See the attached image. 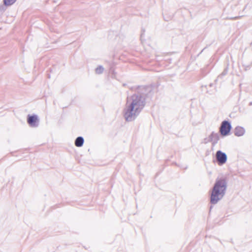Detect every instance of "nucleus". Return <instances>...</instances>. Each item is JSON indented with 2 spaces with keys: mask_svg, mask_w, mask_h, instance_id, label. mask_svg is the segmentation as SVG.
Listing matches in <instances>:
<instances>
[{
  "mask_svg": "<svg viewBox=\"0 0 252 252\" xmlns=\"http://www.w3.org/2000/svg\"><path fill=\"white\" fill-rule=\"evenodd\" d=\"M144 106L143 98L141 96L133 95L128 98L124 110V117L126 121H132L139 114Z\"/></svg>",
  "mask_w": 252,
  "mask_h": 252,
  "instance_id": "f257e3e1",
  "label": "nucleus"
},
{
  "mask_svg": "<svg viewBox=\"0 0 252 252\" xmlns=\"http://www.w3.org/2000/svg\"><path fill=\"white\" fill-rule=\"evenodd\" d=\"M226 189V183L224 179L217 180L212 190L210 202L215 204L221 200L225 194Z\"/></svg>",
  "mask_w": 252,
  "mask_h": 252,
  "instance_id": "f03ea898",
  "label": "nucleus"
},
{
  "mask_svg": "<svg viewBox=\"0 0 252 252\" xmlns=\"http://www.w3.org/2000/svg\"><path fill=\"white\" fill-rule=\"evenodd\" d=\"M231 129L230 124L227 121H223L220 128V131L222 135H227Z\"/></svg>",
  "mask_w": 252,
  "mask_h": 252,
  "instance_id": "7ed1b4c3",
  "label": "nucleus"
},
{
  "mask_svg": "<svg viewBox=\"0 0 252 252\" xmlns=\"http://www.w3.org/2000/svg\"><path fill=\"white\" fill-rule=\"evenodd\" d=\"M216 158L219 165L224 164L227 160V156L220 151H218L216 153Z\"/></svg>",
  "mask_w": 252,
  "mask_h": 252,
  "instance_id": "20e7f679",
  "label": "nucleus"
},
{
  "mask_svg": "<svg viewBox=\"0 0 252 252\" xmlns=\"http://www.w3.org/2000/svg\"><path fill=\"white\" fill-rule=\"evenodd\" d=\"M37 118V116L36 115L29 116L28 123L31 126L36 127L38 126V122Z\"/></svg>",
  "mask_w": 252,
  "mask_h": 252,
  "instance_id": "39448f33",
  "label": "nucleus"
},
{
  "mask_svg": "<svg viewBox=\"0 0 252 252\" xmlns=\"http://www.w3.org/2000/svg\"><path fill=\"white\" fill-rule=\"evenodd\" d=\"M245 133V129L242 127H237L235 128V134L238 136H242Z\"/></svg>",
  "mask_w": 252,
  "mask_h": 252,
  "instance_id": "423d86ee",
  "label": "nucleus"
},
{
  "mask_svg": "<svg viewBox=\"0 0 252 252\" xmlns=\"http://www.w3.org/2000/svg\"><path fill=\"white\" fill-rule=\"evenodd\" d=\"M84 143V139L82 137H78L75 141V145L77 147H81Z\"/></svg>",
  "mask_w": 252,
  "mask_h": 252,
  "instance_id": "0eeeda50",
  "label": "nucleus"
},
{
  "mask_svg": "<svg viewBox=\"0 0 252 252\" xmlns=\"http://www.w3.org/2000/svg\"><path fill=\"white\" fill-rule=\"evenodd\" d=\"M16 0H3V2L5 5L10 6L14 3Z\"/></svg>",
  "mask_w": 252,
  "mask_h": 252,
  "instance_id": "6e6552de",
  "label": "nucleus"
},
{
  "mask_svg": "<svg viewBox=\"0 0 252 252\" xmlns=\"http://www.w3.org/2000/svg\"><path fill=\"white\" fill-rule=\"evenodd\" d=\"M104 68L102 66H99L95 69V72L97 74H101L103 71Z\"/></svg>",
  "mask_w": 252,
  "mask_h": 252,
  "instance_id": "1a4fd4ad",
  "label": "nucleus"
}]
</instances>
